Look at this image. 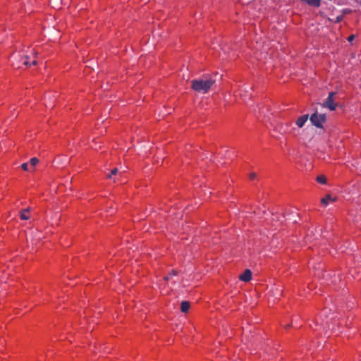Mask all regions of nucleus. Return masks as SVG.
<instances>
[{
    "label": "nucleus",
    "instance_id": "obj_1",
    "mask_svg": "<svg viewBox=\"0 0 361 361\" xmlns=\"http://www.w3.org/2000/svg\"><path fill=\"white\" fill-rule=\"evenodd\" d=\"M216 80L212 77L203 76L191 81V88L199 93L205 94L215 84Z\"/></svg>",
    "mask_w": 361,
    "mask_h": 361
},
{
    "label": "nucleus",
    "instance_id": "obj_2",
    "mask_svg": "<svg viewBox=\"0 0 361 361\" xmlns=\"http://www.w3.org/2000/svg\"><path fill=\"white\" fill-rule=\"evenodd\" d=\"M336 92H331L329 93L327 98L325 99L324 103L322 104V107L326 108L330 111H334L338 106L337 102H336L335 96Z\"/></svg>",
    "mask_w": 361,
    "mask_h": 361
},
{
    "label": "nucleus",
    "instance_id": "obj_3",
    "mask_svg": "<svg viewBox=\"0 0 361 361\" xmlns=\"http://www.w3.org/2000/svg\"><path fill=\"white\" fill-rule=\"evenodd\" d=\"M326 118L325 114H319L317 111H315L311 116H310V121L312 123L317 127V128H322L323 123L326 122Z\"/></svg>",
    "mask_w": 361,
    "mask_h": 361
},
{
    "label": "nucleus",
    "instance_id": "obj_4",
    "mask_svg": "<svg viewBox=\"0 0 361 361\" xmlns=\"http://www.w3.org/2000/svg\"><path fill=\"white\" fill-rule=\"evenodd\" d=\"M239 279L244 282H248L252 279V271L246 269L240 276Z\"/></svg>",
    "mask_w": 361,
    "mask_h": 361
},
{
    "label": "nucleus",
    "instance_id": "obj_5",
    "mask_svg": "<svg viewBox=\"0 0 361 361\" xmlns=\"http://www.w3.org/2000/svg\"><path fill=\"white\" fill-rule=\"evenodd\" d=\"M309 116L307 114L302 115L298 118L296 121V125L299 128H302L308 119Z\"/></svg>",
    "mask_w": 361,
    "mask_h": 361
},
{
    "label": "nucleus",
    "instance_id": "obj_6",
    "mask_svg": "<svg viewBox=\"0 0 361 361\" xmlns=\"http://www.w3.org/2000/svg\"><path fill=\"white\" fill-rule=\"evenodd\" d=\"M302 2L307 4L309 6L318 8L321 5V0H300Z\"/></svg>",
    "mask_w": 361,
    "mask_h": 361
},
{
    "label": "nucleus",
    "instance_id": "obj_7",
    "mask_svg": "<svg viewBox=\"0 0 361 361\" xmlns=\"http://www.w3.org/2000/svg\"><path fill=\"white\" fill-rule=\"evenodd\" d=\"M30 207H27L26 209L21 210L20 212V218L22 220H28L30 219V216L28 215V214L30 213Z\"/></svg>",
    "mask_w": 361,
    "mask_h": 361
},
{
    "label": "nucleus",
    "instance_id": "obj_8",
    "mask_svg": "<svg viewBox=\"0 0 361 361\" xmlns=\"http://www.w3.org/2000/svg\"><path fill=\"white\" fill-rule=\"evenodd\" d=\"M12 58L16 60V62L13 63V66L16 68H20V64L23 63L24 56H12Z\"/></svg>",
    "mask_w": 361,
    "mask_h": 361
},
{
    "label": "nucleus",
    "instance_id": "obj_9",
    "mask_svg": "<svg viewBox=\"0 0 361 361\" xmlns=\"http://www.w3.org/2000/svg\"><path fill=\"white\" fill-rule=\"evenodd\" d=\"M336 198H333L330 195H327L325 197L322 198L321 202L323 205H327L329 202H335Z\"/></svg>",
    "mask_w": 361,
    "mask_h": 361
},
{
    "label": "nucleus",
    "instance_id": "obj_10",
    "mask_svg": "<svg viewBox=\"0 0 361 361\" xmlns=\"http://www.w3.org/2000/svg\"><path fill=\"white\" fill-rule=\"evenodd\" d=\"M190 305L188 301H183L180 304V310L182 312L185 313L190 309Z\"/></svg>",
    "mask_w": 361,
    "mask_h": 361
},
{
    "label": "nucleus",
    "instance_id": "obj_11",
    "mask_svg": "<svg viewBox=\"0 0 361 361\" xmlns=\"http://www.w3.org/2000/svg\"><path fill=\"white\" fill-rule=\"evenodd\" d=\"M178 274V271L173 269L170 271V273L167 275V276H165L164 277V279L166 281H169L172 276H177Z\"/></svg>",
    "mask_w": 361,
    "mask_h": 361
},
{
    "label": "nucleus",
    "instance_id": "obj_12",
    "mask_svg": "<svg viewBox=\"0 0 361 361\" xmlns=\"http://www.w3.org/2000/svg\"><path fill=\"white\" fill-rule=\"evenodd\" d=\"M317 181L321 184H325L326 182V178L323 175L318 176L317 177Z\"/></svg>",
    "mask_w": 361,
    "mask_h": 361
},
{
    "label": "nucleus",
    "instance_id": "obj_13",
    "mask_svg": "<svg viewBox=\"0 0 361 361\" xmlns=\"http://www.w3.org/2000/svg\"><path fill=\"white\" fill-rule=\"evenodd\" d=\"M39 162V159L37 157H32L30 161V165L35 166Z\"/></svg>",
    "mask_w": 361,
    "mask_h": 361
},
{
    "label": "nucleus",
    "instance_id": "obj_14",
    "mask_svg": "<svg viewBox=\"0 0 361 361\" xmlns=\"http://www.w3.org/2000/svg\"><path fill=\"white\" fill-rule=\"evenodd\" d=\"M29 56H24V59H23V64H24L25 66H30L31 64L29 63L28 61V59H29Z\"/></svg>",
    "mask_w": 361,
    "mask_h": 361
},
{
    "label": "nucleus",
    "instance_id": "obj_15",
    "mask_svg": "<svg viewBox=\"0 0 361 361\" xmlns=\"http://www.w3.org/2000/svg\"><path fill=\"white\" fill-rule=\"evenodd\" d=\"M117 173H118V169L115 168L111 170V173L107 176V178H111L112 176L117 174Z\"/></svg>",
    "mask_w": 361,
    "mask_h": 361
},
{
    "label": "nucleus",
    "instance_id": "obj_16",
    "mask_svg": "<svg viewBox=\"0 0 361 361\" xmlns=\"http://www.w3.org/2000/svg\"><path fill=\"white\" fill-rule=\"evenodd\" d=\"M21 168L24 170V171H28V164L27 163H23L22 165H21Z\"/></svg>",
    "mask_w": 361,
    "mask_h": 361
},
{
    "label": "nucleus",
    "instance_id": "obj_17",
    "mask_svg": "<svg viewBox=\"0 0 361 361\" xmlns=\"http://www.w3.org/2000/svg\"><path fill=\"white\" fill-rule=\"evenodd\" d=\"M355 39V35H350L348 37V41L351 42H353V40Z\"/></svg>",
    "mask_w": 361,
    "mask_h": 361
},
{
    "label": "nucleus",
    "instance_id": "obj_18",
    "mask_svg": "<svg viewBox=\"0 0 361 361\" xmlns=\"http://www.w3.org/2000/svg\"><path fill=\"white\" fill-rule=\"evenodd\" d=\"M257 176V174L255 173H252L250 174V178L251 180H254Z\"/></svg>",
    "mask_w": 361,
    "mask_h": 361
},
{
    "label": "nucleus",
    "instance_id": "obj_19",
    "mask_svg": "<svg viewBox=\"0 0 361 361\" xmlns=\"http://www.w3.org/2000/svg\"><path fill=\"white\" fill-rule=\"evenodd\" d=\"M343 18V16H338L336 17V22L337 23H339L341 22Z\"/></svg>",
    "mask_w": 361,
    "mask_h": 361
},
{
    "label": "nucleus",
    "instance_id": "obj_20",
    "mask_svg": "<svg viewBox=\"0 0 361 361\" xmlns=\"http://www.w3.org/2000/svg\"><path fill=\"white\" fill-rule=\"evenodd\" d=\"M289 219H290V220H292L293 223L297 222V219H295L293 216V218H289Z\"/></svg>",
    "mask_w": 361,
    "mask_h": 361
},
{
    "label": "nucleus",
    "instance_id": "obj_21",
    "mask_svg": "<svg viewBox=\"0 0 361 361\" xmlns=\"http://www.w3.org/2000/svg\"><path fill=\"white\" fill-rule=\"evenodd\" d=\"M37 61L36 60H33V61H32V63H31V64L35 66V65H37Z\"/></svg>",
    "mask_w": 361,
    "mask_h": 361
},
{
    "label": "nucleus",
    "instance_id": "obj_22",
    "mask_svg": "<svg viewBox=\"0 0 361 361\" xmlns=\"http://www.w3.org/2000/svg\"><path fill=\"white\" fill-rule=\"evenodd\" d=\"M360 4H361V0H360Z\"/></svg>",
    "mask_w": 361,
    "mask_h": 361
}]
</instances>
